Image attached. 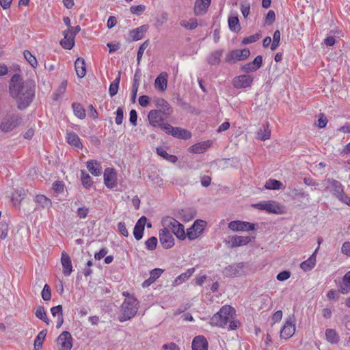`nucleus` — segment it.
Returning <instances> with one entry per match:
<instances>
[{
  "instance_id": "1",
  "label": "nucleus",
  "mask_w": 350,
  "mask_h": 350,
  "mask_svg": "<svg viewBox=\"0 0 350 350\" xmlns=\"http://www.w3.org/2000/svg\"><path fill=\"white\" fill-rule=\"evenodd\" d=\"M36 83L31 79L24 81L18 74H14L9 83V92L10 96L17 103V107L20 110L26 109L33 101L35 97Z\"/></svg>"
},
{
  "instance_id": "2",
  "label": "nucleus",
  "mask_w": 350,
  "mask_h": 350,
  "mask_svg": "<svg viewBox=\"0 0 350 350\" xmlns=\"http://www.w3.org/2000/svg\"><path fill=\"white\" fill-rule=\"evenodd\" d=\"M234 309L230 306L226 305L212 317L211 324L214 326L224 327L229 323V329H236L239 323L234 320Z\"/></svg>"
},
{
  "instance_id": "3",
  "label": "nucleus",
  "mask_w": 350,
  "mask_h": 350,
  "mask_svg": "<svg viewBox=\"0 0 350 350\" xmlns=\"http://www.w3.org/2000/svg\"><path fill=\"white\" fill-rule=\"evenodd\" d=\"M139 301L134 296L126 298L120 306L119 321L124 322L133 318L139 308Z\"/></svg>"
},
{
  "instance_id": "4",
  "label": "nucleus",
  "mask_w": 350,
  "mask_h": 350,
  "mask_svg": "<svg viewBox=\"0 0 350 350\" xmlns=\"http://www.w3.org/2000/svg\"><path fill=\"white\" fill-rule=\"evenodd\" d=\"M161 225L163 229L172 234L173 233L177 239L180 240L185 239L186 234L184 226L174 218L170 216L164 217L161 220Z\"/></svg>"
},
{
  "instance_id": "5",
  "label": "nucleus",
  "mask_w": 350,
  "mask_h": 350,
  "mask_svg": "<svg viewBox=\"0 0 350 350\" xmlns=\"http://www.w3.org/2000/svg\"><path fill=\"white\" fill-rule=\"evenodd\" d=\"M252 206L259 210L266 211L269 213L282 214L284 213V206L273 200L260 202Z\"/></svg>"
},
{
  "instance_id": "6",
  "label": "nucleus",
  "mask_w": 350,
  "mask_h": 350,
  "mask_svg": "<svg viewBox=\"0 0 350 350\" xmlns=\"http://www.w3.org/2000/svg\"><path fill=\"white\" fill-rule=\"evenodd\" d=\"M250 55V51L248 49L232 50L226 55L225 62L230 64L235 63L246 59Z\"/></svg>"
},
{
  "instance_id": "7",
  "label": "nucleus",
  "mask_w": 350,
  "mask_h": 350,
  "mask_svg": "<svg viewBox=\"0 0 350 350\" xmlns=\"http://www.w3.org/2000/svg\"><path fill=\"white\" fill-rule=\"evenodd\" d=\"M20 120L21 118L18 115L13 114L2 120L0 129L4 133L10 132L18 126Z\"/></svg>"
},
{
  "instance_id": "8",
  "label": "nucleus",
  "mask_w": 350,
  "mask_h": 350,
  "mask_svg": "<svg viewBox=\"0 0 350 350\" xmlns=\"http://www.w3.org/2000/svg\"><path fill=\"white\" fill-rule=\"evenodd\" d=\"M58 350H71L72 347V338L70 332H63L57 339Z\"/></svg>"
},
{
  "instance_id": "9",
  "label": "nucleus",
  "mask_w": 350,
  "mask_h": 350,
  "mask_svg": "<svg viewBox=\"0 0 350 350\" xmlns=\"http://www.w3.org/2000/svg\"><path fill=\"white\" fill-rule=\"evenodd\" d=\"M228 228L233 232L252 231L255 230V225L247 221L239 220L232 221L228 224Z\"/></svg>"
},
{
  "instance_id": "10",
  "label": "nucleus",
  "mask_w": 350,
  "mask_h": 350,
  "mask_svg": "<svg viewBox=\"0 0 350 350\" xmlns=\"http://www.w3.org/2000/svg\"><path fill=\"white\" fill-rule=\"evenodd\" d=\"M295 319L294 315L290 316L286 321L284 325L280 331V336L285 339L293 336L295 332Z\"/></svg>"
},
{
  "instance_id": "11",
  "label": "nucleus",
  "mask_w": 350,
  "mask_h": 350,
  "mask_svg": "<svg viewBox=\"0 0 350 350\" xmlns=\"http://www.w3.org/2000/svg\"><path fill=\"white\" fill-rule=\"evenodd\" d=\"M206 222L203 220H196L193 226L187 230V236L190 240H194L200 237L203 230Z\"/></svg>"
},
{
  "instance_id": "12",
  "label": "nucleus",
  "mask_w": 350,
  "mask_h": 350,
  "mask_svg": "<svg viewBox=\"0 0 350 350\" xmlns=\"http://www.w3.org/2000/svg\"><path fill=\"white\" fill-rule=\"evenodd\" d=\"M103 176L104 183L107 188L113 189L117 186V173L113 168H106Z\"/></svg>"
},
{
  "instance_id": "13",
  "label": "nucleus",
  "mask_w": 350,
  "mask_h": 350,
  "mask_svg": "<svg viewBox=\"0 0 350 350\" xmlns=\"http://www.w3.org/2000/svg\"><path fill=\"white\" fill-rule=\"evenodd\" d=\"M159 237L163 247L170 249L174 245V238L170 232L162 228L159 230Z\"/></svg>"
},
{
  "instance_id": "14",
  "label": "nucleus",
  "mask_w": 350,
  "mask_h": 350,
  "mask_svg": "<svg viewBox=\"0 0 350 350\" xmlns=\"http://www.w3.org/2000/svg\"><path fill=\"white\" fill-rule=\"evenodd\" d=\"M253 82V77L249 75H239L234 78L233 85L236 88H245L250 87Z\"/></svg>"
},
{
  "instance_id": "15",
  "label": "nucleus",
  "mask_w": 350,
  "mask_h": 350,
  "mask_svg": "<svg viewBox=\"0 0 350 350\" xmlns=\"http://www.w3.org/2000/svg\"><path fill=\"white\" fill-rule=\"evenodd\" d=\"M327 183H329L328 187L330 189V191L340 200L345 195L342 184L334 179H328Z\"/></svg>"
},
{
  "instance_id": "16",
  "label": "nucleus",
  "mask_w": 350,
  "mask_h": 350,
  "mask_svg": "<svg viewBox=\"0 0 350 350\" xmlns=\"http://www.w3.org/2000/svg\"><path fill=\"white\" fill-rule=\"evenodd\" d=\"M64 38L60 41L61 46L65 49H71L75 45L74 33H72L70 29L64 31Z\"/></svg>"
},
{
  "instance_id": "17",
  "label": "nucleus",
  "mask_w": 350,
  "mask_h": 350,
  "mask_svg": "<svg viewBox=\"0 0 350 350\" xmlns=\"http://www.w3.org/2000/svg\"><path fill=\"white\" fill-rule=\"evenodd\" d=\"M149 26L148 25H143L129 33L130 41H137L143 38L144 33L148 31Z\"/></svg>"
},
{
  "instance_id": "18",
  "label": "nucleus",
  "mask_w": 350,
  "mask_h": 350,
  "mask_svg": "<svg viewBox=\"0 0 350 350\" xmlns=\"http://www.w3.org/2000/svg\"><path fill=\"white\" fill-rule=\"evenodd\" d=\"M146 221V217L145 216H142L139 219L134 227L133 235L137 241L140 240L143 237Z\"/></svg>"
},
{
  "instance_id": "19",
  "label": "nucleus",
  "mask_w": 350,
  "mask_h": 350,
  "mask_svg": "<svg viewBox=\"0 0 350 350\" xmlns=\"http://www.w3.org/2000/svg\"><path fill=\"white\" fill-rule=\"evenodd\" d=\"M243 263L240 262L237 265H229L224 268L223 273L227 277H234L241 275L243 268Z\"/></svg>"
},
{
  "instance_id": "20",
  "label": "nucleus",
  "mask_w": 350,
  "mask_h": 350,
  "mask_svg": "<svg viewBox=\"0 0 350 350\" xmlns=\"http://www.w3.org/2000/svg\"><path fill=\"white\" fill-rule=\"evenodd\" d=\"M61 262L63 267V273L66 276H69L72 271L71 259L66 252L62 253Z\"/></svg>"
},
{
  "instance_id": "21",
  "label": "nucleus",
  "mask_w": 350,
  "mask_h": 350,
  "mask_svg": "<svg viewBox=\"0 0 350 350\" xmlns=\"http://www.w3.org/2000/svg\"><path fill=\"white\" fill-rule=\"evenodd\" d=\"M192 350H208V342L203 336H196L192 341Z\"/></svg>"
},
{
  "instance_id": "22",
  "label": "nucleus",
  "mask_w": 350,
  "mask_h": 350,
  "mask_svg": "<svg viewBox=\"0 0 350 350\" xmlns=\"http://www.w3.org/2000/svg\"><path fill=\"white\" fill-rule=\"evenodd\" d=\"M251 241V238L248 236H232L230 238V247H237L247 245Z\"/></svg>"
},
{
  "instance_id": "23",
  "label": "nucleus",
  "mask_w": 350,
  "mask_h": 350,
  "mask_svg": "<svg viewBox=\"0 0 350 350\" xmlns=\"http://www.w3.org/2000/svg\"><path fill=\"white\" fill-rule=\"evenodd\" d=\"M168 75L165 72L160 73L154 81V86L157 89L164 91L167 88Z\"/></svg>"
},
{
  "instance_id": "24",
  "label": "nucleus",
  "mask_w": 350,
  "mask_h": 350,
  "mask_svg": "<svg viewBox=\"0 0 350 350\" xmlns=\"http://www.w3.org/2000/svg\"><path fill=\"white\" fill-rule=\"evenodd\" d=\"M212 144L213 142L211 140L199 142L190 147L189 150L191 153H204Z\"/></svg>"
},
{
  "instance_id": "25",
  "label": "nucleus",
  "mask_w": 350,
  "mask_h": 350,
  "mask_svg": "<svg viewBox=\"0 0 350 350\" xmlns=\"http://www.w3.org/2000/svg\"><path fill=\"white\" fill-rule=\"evenodd\" d=\"M211 0H196L194 7L195 14L197 15L204 14L211 4Z\"/></svg>"
},
{
  "instance_id": "26",
  "label": "nucleus",
  "mask_w": 350,
  "mask_h": 350,
  "mask_svg": "<svg viewBox=\"0 0 350 350\" xmlns=\"http://www.w3.org/2000/svg\"><path fill=\"white\" fill-rule=\"evenodd\" d=\"M66 140L69 145L77 149H82L83 145L77 134L74 132L67 133Z\"/></svg>"
},
{
  "instance_id": "27",
  "label": "nucleus",
  "mask_w": 350,
  "mask_h": 350,
  "mask_svg": "<svg viewBox=\"0 0 350 350\" xmlns=\"http://www.w3.org/2000/svg\"><path fill=\"white\" fill-rule=\"evenodd\" d=\"M155 105L160 108V111L164 115H170L172 113V108L163 98H159L155 100Z\"/></svg>"
},
{
  "instance_id": "28",
  "label": "nucleus",
  "mask_w": 350,
  "mask_h": 350,
  "mask_svg": "<svg viewBox=\"0 0 350 350\" xmlns=\"http://www.w3.org/2000/svg\"><path fill=\"white\" fill-rule=\"evenodd\" d=\"M271 130L269 124H262L256 133V138L260 141H265L270 138Z\"/></svg>"
},
{
  "instance_id": "29",
  "label": "nucleus",
  "mask_w": 350,
  "mask_h": 350,
  "mask_svg": "<svg viewBox=\"0 0 350 350\" xmlns=\"http://www.w3.org/2000/svg\"><path fill=\"white\" fill-rule=\"evenodd\" d=\"M76 73L78 77L83 78L86 74L85 60L82 57H78L75 62Z\"/></svg>"
},
{
  "instance_id": "30",
  "label": "nucleus",
  "mask_w": 350,
  "mask_h": 350,
  "mask_svg": "<svg viewBox=\"0 0 350 350\" xmlns=\"http://www.w3.org/2000/svg\"><path fill=\"white\" fill-rule=\"evenodd\" d=\"M318 250L319 248H317L308 259L301 263L300 267L304 271L311 270L314 267L316 264V254L317 253Z\"/></svg>"
},
{
  "instance_id": "31",
  "label": "nucleus",
  "mask_w": 350,
  "mask_h": 350,
  "mask_svg": "<svg viewBox=\"0 0 350 350\" xmlns=\"http://www.w3.org/2000/svg\"><path fill=\"white\" fill-rule=\"evenodd\" d=\"M223 50H216L212 52L207 57V62L210 65H218L220 63Z\"/></svg>"
},
{
  "instance_id": "32",
  "label": "nucleus",
  "mask_w": 350,
  "mask_h": 350,
  "mask_svg": "<svg viewBox=\"0 0 350 350\" xmlns=\"http://www.w3.org/2000/svg\"><path fill=\"white\" fill-rule=\"evenodd\" d=\"M195 268L188 269L185 273L178 275L174 281L173 286H178L187 280L194 273Z\"/></svg>"
},
{
  "instance_id": "33",
  "label": "nucleus",
  "mask_w": 350,
  "mask_h": 350,
  "mask_svg": "<svg viewBox=\"0 0 350 350\" xmlns=\"http://www.w3.org/2000/svg\"><path fill=\"white\" fill-rule=\"evenodd\" d=\"M51 312L53 317H57L58 322L56 327L57 328H59L64 323L62 305H58L57 306L52 307L51 308Z\"/></svg>"
},
{
  "instance_id": "34",
  "label": "nucleus",
  "mask_w": 350,
  "mask_h": 350,
  "mask_svg": "<svg viewBox=\"0 0 350 350\" xmlns=\"http://www.w3.org/2000/svg\"><path fill=\"white\" fill-rule=\"evenodd\" d=\"M171 135L184 139H189L191 136L188 131L179 127H174V130L171 131Z\"/></svg>"
},
{
  "instance_id": "35",
  "label": "nucleus",
  "mask_w": 350,
  "mask_h": 350,
  "mask_svg": "<svg viewBox=\"0 0 350 350\" xmlns=\"http://www.w3.org/2000/svg\"><path fill=\"white\" fill-rule=\"evenodd\" d=\"M87 167L89 172L94 176H99L101 174V167L98 163L90 161L87 163Z\"/></svg>"
},
{
  "instance_id": "36",
  "label": "nucleus",
  "mask_w": 350,
  "mask_h": 350,
  "mask_svg": "<svg viewBox=\"0 0 350 350\" xmlns=\"http://www.w3.org/2000/svg\"><path fill=\"white\" fill-rule=\"evenodd\" d=\"M264 187L266 189L270 190H279L284 189V187L282 182L277 180L275 179H269L266 182Z\"/></svg>"
},
{
  "instance_id": "37",
  "label": "nucleus",
  "mask_w": 350,
  "mask_h": 350,
  "mask_svg": "<svg viewBox=\"0 0 350 350\" xmlns=\"http://www.w3.org/2000/svg\"><path fill=\"white\" fill-rule=\"evenodd\" d=\"M72 108L75 116H77L78 118L83 120L85 118V110L80 103H73L72 104Z\"/></svg>"
},
{
  "instance_id": "38",
  "label": "nucleus",
  "mask_w": 350,
  "mask_h": 350,
  "mask_svg": "<svg viewBox=\"0 0 350 350\" xmlns=\"http://www.w3.org/2000/svg\"><path fill=\"white\" fill-rule=\"evenodd\" d=\"M148 118L150 123L154 126L159 124L161 120L160 113L157 110H151L148 113Z\"/></svg>"
},
{
  "instance_id": "39",
  "label": "nucleus",
  "mask_w": 350,
  "mask_h": 350,
  "mask_svg": "<svg viewBox=\"0 0 350 350\" xmlns=\"http://www.w3.org/2000/svg\"><path fill=\"white\" fill-rule=\"evenodd\" d=\"M66 87H67V81L64 80L61 83V84L59 85V86L57 88V90H56V92L52 94L53 100H58L59 98H61L66 90Z\"/></svg>"
},
{
  "instance_id": "40",
  "label": "nucleus",
  "mask_w": 350,
  "mask_h": 350,
  "mask_svg": "<svg viewBox=\"0 0 350 350\" xmlns=\"http://www.w3.org/2000/svg\"><path fill=\"white\" fill-rule=\"evenodd\" d=\"M46 329L40 332L34 340V349L40 350L42 347L43 341L46 336Z\"/></svg>"
},
{
  "instance_id": "41",
  "label": "nucleus",
  "mask_w": 350,
  "mask_h": 350,
  "mask_svg": "<svg viewBox=\"0 0 350 350\" xmlns=\"http://www.w3.org/2000/svg\"><path fill=\"white\" fill-rule=\"evenodd\" d=\"M327 340L332 344H336L338 342L339 336L333 329H327L325 332Z\"/></svg>"
},
{
  "instance_id": "42",
  "label": "nucleus",
  "mask_w": 350,
  "mask_h": 350,
  "mask_svg": "<svg viewBox=\"0 0 350 350\" xmlns=\"http://www.w3.org/2000/svg\"><path fill=\"white\" fill-rule=\"evenodd\" d=\"M35 201L43 208H49L51 206V200L44 195H37Z\"/></svg>"
},
{
  "instance_id": "43",
  "label": "nucleus",
  "mask_w": 350,
  "mask_h": 350,
  "mask_svg": "<svg viewBox=\"0 0 350 350\" xmlns=\"http://www.w3.org/2000/svg\"><path fill=\"white\" fill-rule=\"evenodd\" d=\"M120 81V72L118 73L117 77L110 84L109 89V93L111 97L115 96L118 93Z\"/></svg>"
},
{
  "instance_id": "44",
  "label": "nucleus",
  "mask_w": 350,
  "mask_h": 350,
  "mask_svg": "<svg viewBox=\"0 0 350 350\" xmlns=\"http://www.w3.org/2000/svg\"><path fill=\"white\" fill-rule=\"evenodd\" d=\"M36 317L45 322L47 325L49 324V319L47 317L46 313L44 310V308L42 306H39L37 307L36 310L35 312Z\"/></svg>"
},
{
  "instance_id": "45",
  "label": "nucleus",
  "mask_w": 350,
  "mask_h": 350,
  "mask_svg": "<svg viewBox=\"0 0 350 350\" xmlns=\"http://www.w3.org/2000/svg\"><path fill=\"white\" fill-rule=\"evenodd\" d=\"M180 25L182 27H183L187 29L192 30V29H194L195 28H196V27L198 26V22H197V19L192 18H190L189 21H187V20L180 21Z\"/></svg>"
},
{
  "instance_id": "46",
  "label": "nucleus",
  "mask_w": 350,
  "mask_h": 350,
  "mask_svg": "<svg viewBox=\"0 0 350 350\" xmlns=\"http://www.w3.org/2000/svg\"><path fill=\"white\" fill-rule=\"evenodd\" d=\"M228 26L231 31L237 32L240 29L239 21L237 17L230 16L228 18Z\"/></svg>"
},
{
  "instance_id": "47",
  "label": "nucleus",
  "mask_w": 350,
  "mask_h": 350,
  "mask_svg": "<svg viewBox=\"0 0 350 350\" xmlns=\"http://www.w3.org/2000/svg\"><path fill=\"white\" fill-rule=\"evenodd\" d=\"M25 195V193L18 191L13 193L12 197V202L13 205L14 206H19L21 201L24 199Z\"/></svg>"
},
{
  "instance_id": "48",
  "label": "nucleus",
  "mask_w": 350,
  "mask_h": 350,
  "mask_svg": "<svg viewBox=\"0 0 350 350\" xmlns=\"http://www.w3.org/2000/svg\"><path fill=\"white\" fill-rule=\"evenodd\" d=\"M24 57L29 62V64L33 67L36 68L38 66V62L36 58L27 50H25L23 53Z\"/></svg>"
},
{
  "instance_id": "49",
  "label": "nucleus",
  "mask_w": 350,
  "mask_h": 350,
  "mask_svg": "<svg viewBox=\"0 0 350 350\" xmlns=\"http://www.w3.org/2000/svg\"><path fill=\"white\" fill-rule=\"evenodd\" d=\"M81 182L84 187L89 189L92 185V180L90 175L84 171H81Z\"/></svg>"
},
{
  "instance_id": "50",
  "label": "nucleus",
  "mask_w": 350,
  "mask_h": 350,
  "mask_svg": "<svg viewBox=\"0 0 350 350\" xmlns=\"http://www.w3.org/2000/svg\"><path fill=\"white\" fill-rule=\"evenodd\" d=\"M148 45H149V41L146 40L139 47L137 54V61L138 64H139V62L142 59V57L143 56L144 51L148 46Z\"/></svg>"
},
{
  "instance_id": "51",
  "label": "nucleus",
  "mask_w": 350,
  "mask_h": 350,
  "mask_svg": "<svg viewBox=\"0 0 350 350\" xmlns=\"http://www.w3.org/2000/svg\"><path fill=\"white\" fill-rule=\"evenodd\" d=\"M145 245L148 250H154L157 245V239L155 237H152L146 241Z\"/></svg>"
},
{
  "instance_id": "52",
  "label": "nucleus",
  "mask_w": 350,
  "mask_h": 350,
  "mask_svg": "<svg viewBox=\"0 0 350 350\" xmlns=\"http://www.w3.org/2000/svg\"><path fill=\"white\" fill-rule=\"evenodd\" d=\"M146 10L144 5H133L130 8V11L132 14L137 16L141 15Z\"/></svg>"
},
{
  "instance_id": "53",
  "label": "nucleus",
  "mask_w": 350,
  "mask_h": 350,
  "mask_svg": "<svg viewBox=\"0 0 350 350\" xmlns=\"http://www.w3.org/2000/svg\"><path fill=\"white\" fill-rule=\"evenodd\" d=\"M89 211L90 210L88 207L83 206L78 208L77 211V215L79 219H85L87 217Z\"/></svg>"
},
{
  "instance_id": "54",
  "label": "nucleus",
  "mask_w": 350,
  "mask_h": 350,
  "mask_svg": "<svg viewBox=\"0 0 350 350\" xmlns=\"http://www.w3.org/2000/svg\"><path fill=\"white\" fill-rule=\"evenodd\" d=\"M42 298L44 301H49L51 298V293L50 286L48 284H45L42 293H41Z\"/></svg>"
},
{
  "instance_id": "55",
  "label": "nucleus",
  "mask_w": 350,
  "mask_h": 350,
  "mask_svg": "<svg viewBox=\"0 0 350 350\" xmlns=\"http://www.w3.org/2000/svg\"><path fill=\"white\" fill-rule=\"evenodd\" d=\"M52 189L55 192L57 193H61L64 191V184L63 183L62 181L56 180L53 183Z\"/></svg>"
},
{
  "instance_id": "56",
  "label": "nucleus",
  "mask_w": 350,
  "mask_h": 350,
  "mask_svg": "<svg viewBox=\"0 0 350 350\" xmlns=\"http://www.w3.org/2000/svg\"><path fill=\"white\" fill-rule=\"evenodd\" d=\"M8 231V224L5 221H1V227H0V232H1L0 238H1V239H5L7 237Z\"/></svg>"
},
{
  "instance_id": "57",
  "label": "nucleus",
  "mask_w": 350,
  "mask_h": 350,
  "mask_svg": "<svg viewBox=\"0 0 350 350\" xmlns=\"http://www.w3.org/2000/svg\"><path fill=\"white\" fill-rule=\"evenodd\" d=\"M260 38V35L258 33L250 36L248 37H245L243 38L242 42L244 44H247L250 43H253L258 40Z\"/></svg>"
},
{
  "instance_id": "58",
  "label": "nucleus",
  "mask_w": 350,
  "mask_h": 350,
  "mask_svg": "<svg viewBox=\"0 0 350 350\" xmlns=\"http://www.w3.org/2000/svg\"><path fill=\"white\" fill-rule=\"evenodd\" d=\"M116 117L115 119V122L118 125H120L122 123L123 118H124V111L122 107H118L116 110Z\"/></svg>"
},
{
  "instance_id": "59",
  "label": "nucleus",
  "mask_w": 350,
  "mask_h": 350,
  "mask_svg": "<svg viewBox=\"0 0 350 350\" xmlns=\"http://www.w3.org/2000/svg\"><path fill=\"white\" fill-rule=\"evenodd\" d=\"M252 66L254 68L256 71L258 70L262 64V57L261 55H258L255 57V59L251 62Z\"/></svg>"
},
{
  "instance_id": "60",
  "label": "nucleus",
  "mask_w": 350,
  "mask_h": 350,
  "mask_svg": "<svg viewBox=\"0 0 350 350\" xmlns=\"http://www.w3.org/2000/svg\"><path fill=\"white\" fill-rule=\"evenodd\" d=\"M250 10V5L249 3H241V13H242L243 16H244V18H246L249 15Z\"/></svg>"
},
{
  "instance_id": "61",
  "label": "nucleus",
  "mask_w": 350,
  "mask_h": 350,
  "mask_svg": "<svg viewBox=\"0 0 350 350\" xmlns=\"http://www.w3.org/2000/svg\"><path fill=\"white\" fill-rule=\"evenodd\" d=\"M163 269H159V268H156V269H152L150 271V276H151L153 278V280H156L161 276V275L163 273Z\"/></svg>"
},
{
  "instance_id": "62",
  "label": "nucleus",
  "mask_w": 350,
  "mask_h": 350,
  "mask_svg": "<svg viewBox=\"0 0 350 350\" xmlns=\"http://www.w3.org/2000/svg\"><path fill=\"white\" fill-rule=\"evenodd\" d=\"M291 277V272L288 271H283L277 275V280L279 281H284Z\"/></svg>"
},
{
  "instance_id": "63",
  "label": "nucleus",
  "mask_w": 350,
  "mask_h": 350,
  "mask_svg": "<svg viewBox=\"0 0 350 350\" xmlns=\"http://www.w3.org/2000/svg\"><path fill=\"white\" fill-rule=\"evenodd\" d=\"M341 252L347 256H350V243L349 242L347 241L342 244V247H341Z\"/></svg>"
},
{
  "instance_id": "64",
  "label": "nucleus",
  "mask_w": 350,
  "mask_h": 350,
  "mask_svg": "<svg viewBox=\"0 0 350 350\" xmlns=\"http://www.w3.org/2000/svg\"><path fill=\"white\" fill-rule=\"evenodd\" d=\"M164 350H180L179 347L174 342H170L163 345Z\"/></svg>"
}]
</instances>
